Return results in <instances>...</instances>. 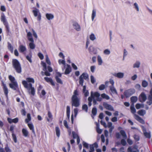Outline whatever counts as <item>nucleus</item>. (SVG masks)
I'll return each instance as SVG.
<instances>
[{
  "label": "nucleus",
  "instance_id": "nucleus-53",
  "mask_svg": "<svg viewBox=\"0 0 152 152\" xmlns=\"http://www.w3.org/2000/svg\"><path fill=\"white\" fill-rule=\"evenodd\" d=\"M83 147L86 148H88V145L87 143L85 142L84 141L83 142Z\"/></svg>",
  "mask_w": 152,
  "mask_h": 152
},
{
  "label": "nucleus",
  "instance_id": "nucleus-46",
  "mask_svg": "<svg viewBox=\"0 0 152 152\" xmlns=\"http://www.w3.org/2000/svg\"><path fill=\"white\" fill-rule=\"evenodd\" d=\"M46 61L47 64L48 65H50L51 64L50 61L47 55L46 56Z\"/></svg>",
  "mask_w": 152,
  "mask_h": 152
},
{
  "label": "nucleus",
  "instance_id": "nucleus-15",
  "mask_svg": "<svg viewBox=\"0 0 152 152\" xmlns=\"http://www.w3.org/2000/svg\"><path fill=\"white\" fill-rule=\"evenodd\" d=\"M103 106L107 110L110 111L114 110L113 107L111 105L107 104L106 102H104L103 103Z\"/></svg>",
  "mask_w": 152,
  "mask_h": 152
},
{
  "label": "nucleus",
  "instance_id": "nucleus-26",
  "mask_svg": "<svg viewBox=\"0 0 152 152\" xmlns=\"http://www.w3.org/2000/svg\"><path fill=\"white\" fill-rule=\"evenodd\" d=\"M56 134L57 136L59 137L60 134V131L59 127L57 126L55 127Z\"/></svg>",
  "mask_w": 152,
  "mask_h": 152
},
{
  "label": "nucleus",
  "instance_id": "nucleus-44",
  "mask_svg": "<svg viewBox=\"0 0 152 152\" xmlns=\"http://www.w3.org/2000/svg\"><path fill=\"white\" fill-rule=\"evenodd\" d=\"M9 80L11 81V83L14 82L15 81V79L14 77H13L11 75H10L9 76Z\"/></svg>",
  "mask_w": 152,
  "mask_h": 152
},
{
  "label": "nucleus",
  "instance_id": "nucleus-42",
  "mask_svg": "<svg viewBox=\"0 0 152 152\" xmlns=\"http://www.w3.org/2000/svg\"><path fill=\"white\" fill-rule=\"evenodd\" d=\"M142 86L143 87H146L148 85V83L145 80H143L142 82Z\"/></svg>",
  "mask_w": 152,
  "mask_h": 152
},
{
  "label": "nucleus",
  "instance_id": "nucleus-61",
  "mask_svg": "<svg viewBox=\"0 0 152 152\" xmlns=\"http://www.w3.org/2000/svg\"><path fill=\"white\" fill-rule=\"evenodd\" d=\"M32 32L33 33V36L36 38H37V36L36 34V33L35 32V31L33 29H32Z\"/></svg>",
  "mask_w": 152,
  "mask_h": 152
},
{
  "label": "nucleus",
  "instance_id": "nucleus-38",
  "mask_svg": "<svg viewBox=\"0 0 152 152\" xmlns=\"http://www.w3.org/2000/svg\"><path fill=\"white\" fill-rule=\"evenodd\" d=\"M41 65L43 66V70L44 71H46L47 68L46 64L45 62L42 61L41 62Z\"/></svg>",
  "mask_w": 152,
  "mask_h": 152
},
{
  "label": "nucleus",
  "instance_id": "nucleus-51",
  "mask_svg": "<svg viewBox=\"0 0 152 152\" xmlns=\"http://www.w3.org/2000/svg\"><path fill=\"white\" fill-rule=\"evenodd\" d=\"M91 83L93 84L95 82V80L94 77L93 75L91 76Z\"/></svg>",
  "mask_w": 152,
  "mask_h": 152
},
{
  "label": "nucleus",
  "instance_id": "nucleus-18",
  "mask_svg": "<svg viewBox=\"0 0 152 152\" xmlns=\"http://www.w3.org/2000/svg\"><path fill=\"white\" fill-rule=\"evenodd\" d=\"M73 26L74 27L75 29L77 31H79L80 29V25L77 22L74 23Z\"/></svg>",
  "mask_w": 152,
  "mask_h": 152
},
{
  "label": "nucleus",
  "instance_id": "nucleus-8",
  "mask_svg": "<svg viewBox=\"0 0 152 152\" xmlns=\"http://www.w3.org/2000/svg\"><path fill=\"white\" fill-rule=\"evenodd\" d=\"M83 79L86 80L88 79V75L87 73H83L79 77V83L82 86H83Z\"/></svg>",
  "mask_w": 152,
  "mask_h": 152
},
{
  "label": "nucleus",
  "instance_id": "nucleus-7",
  "mask_svg": "<svg viewBox=\"0 0 152 152\" xmlns=\"http://www.w3.org/2000/svg\"><path fill=\"white\" fill-rule=\"evenodd\" d=\"M27 36L28 40L31 42L29 43V46L31 49H34L35 47V45L34 44V40L32 38V34L30 32H28L27 34Z\"/></svg>",
  "mask_w": 152,
  "mask_h": 152
},
{
  "label": "nucleus",
  "instance_id": "nucleus-30",
  "mask_svg": "<svg viewBox=\"0 0 152 152\" xmlns=\"http://www.w3.org/2000/svg\"><path fill=\"white\" fill-rule=\"evenodd\" d=\"M7 44L8 49L11 53H13V46L9 42H8Z\"/></svg>",
  "mask_w": 152,
  "mask_h": 152
},
{
  "label": "nucleus",
  "instance_id": "nucleus-6",
  "mask_svg": "<svg viewBox=\"0 0 152 152\" xmlns=\"http://www.w3.org/2000/svg\"><path fill=\"white\" fill-rule=\"evenodd\" d=\"M1 20L3 22L4 25L5 26L6 31L7 32H10V29L8 23L6 18V16L4 13H2L1 15Z\"/></svg>",
  "mask_w": 152,
  "mask_h": 152
},
{
  "label": "nucleus",
  "instance_id": "nucleus-48",
  "mask_svg": "<svg viewBox=\"0 0 152 152\" xmlns=\"http://www.w3.org/2000/svg\"><path fill=\"white\" fill-rule=\"evenodd\" d=\"M96 130L97 132L99 134H101L102 132V130L99 129L98 124L97 125Z\"/></svg>",
  "mask_w": 152,
  "mask_h": 152
},
{
  "label": "nucleus",
  "instance_id": "nucleus-39",
  "mask_svg": "<svg viewBox=\"0 0 152 152\" xmlns=\"http://www.w3.org/2000/svg\"><path fill=\"white\" fill-rule=\"evenodd\" d=\"M97 61H98V64L99 65H102V59L101 58V57L100 56H98Z\"/></svg>",
  "mask_w": 152,
  "mask_h": 152
},
{
  "label": "nucleus",
  "instance_id": "nucleus-17",
  "mask_svg": "<svg viewBox=\"0 0 152 152\" xmlns=\"http://www.w3.org/2000/svg\"><path fill=\"white\" fill-rule=\"evenodd\" d=\"M18 50L20 53H24V52L26 50V48L25 46L21 45L19 47Z\"/></svg>",
  "mask_w": 152,
  "mask_h": 152
},
{
  "label": "nucleus",
  "instance_id": "nucleus-32",
  "mask_svg": "<svg viewBox=\"0 0 152 152\" xmlns=\"http://www.w3.org/2000/svg\"><path fill=\"white\" fill-rule=\"evenodd\" d=\"M32 55L31 53H30L28 55H27L26 56V59L31 63H32L31 60Z\"/></svg>",
  "mask_w": 152,
  "mask_h": 152
},
{
  "label": "nucleus",
  "instance_id": "nucleus-4",
  "mask_svg": "<svg viewBox=\"0 0 152 152\" xmlns=\"http://www.w3.org/2000/svg\"><path fill=\"white\" fill-rule=\"evenodd\" d=\"M130 110L132 113L134 114V118L140 123L142 124H145V121L144 120L138 115L135 114L136 112V110L134 108V104H132L130 106Z\"/></svg>",
  "mask_w": 152,
  "mask_h": 152
},
{
  "label": "nucleus",
  "instance_id": "nucleus-13",
  "mask_svg": "<svg viewBox=\"0 0 152 152\" xmlns=\"http://www.w3.org/2000/svg\"><path fill=\"white\" fill-rule=\"evenodd\" d=\"M9 86L14 90H17L19 89L18 85L16 81L10 83Z\"/></svg>",
  "mask_w": 152,
  "mask_h": 152
},
{
  "label": "nucleus",
  "instance_id": "nucleus-55",
  "mask_svg": "<svg viewBox=\"0 0 152 152\" xmlns=\"http://www.w3.org/2000/svg\"><path fill=\"white\" fill-rule=\"evenodd\" d=\"M64 126L67 129H69V127L68 126L67 121L66 120H64Z\"/></svg>",
  "mask_w": 152,
  "mask_h": 152
},
{
  "label": "nucleus",
  "instance_id": "nucleus-1",
  "mask_svg": "<svg viewBox=\"0 0 152 152\" xmlns=\"http://www.w3.org/2000/svg\"><path fill=\"white\" fill-rule=\"evenodd\" d=\"M26 81L23 80L22 81V84L24 87L27 89L29 94L33 96L35 94V89L34 88L32 87V84L31 83H34L35 82L34 78L31 77H27L26 79Z\"/></svg>",
  "mask_w": 152,
  "mask_h": 152
},
{
  "label": "nucleus",
  "instance_id": "nucleus-10",
  "mask_svg": "<svg viewBox=\"0 0 152 152\" xmlns=\"http://www.w3.org/2000/svg\"><path fill=\"white\" fill-rule=\"evenodd\" d=\"M36 10H32V12L34 14V16L35 17H37V20L38 21H40L41 19V13L39 12V10L36 8H35Z\"/></svg>",
  "mask_w": 152,
  "mask_h": 152
},
{
  "label": "nucleus",
  "instance_id": "nucleus-25",
  "mask_svg": "<svg viewBox=\"0 0 152 152\" xmlns=\"http://www.w3.org/2000/svg\"><path fill=\"white\" fill-rule=\"evenodd\" d=\"M110 90L111 92L113 94H117V92L114 86H109Z\"/></svg>",
  "mask_w": 152,
  "mask_h": 152
},
{
  "label": "nucleus",
  "instance_id": "nucleus-9",
  "mask_svg": "<svg viewBox=\"0 0 152 152\" xmlns=\"http://www.w3.org/2000/svg\"><path fill=\"white\" fill-rule=\"evenodd\" d=\"M135 92V90L134 88H130L125 91L124 92V95L126 97L131 96Z\"/></svg>",
  "mask_w": 152,
  "mask_h": 152
},
{
  "label": "nucleus",
  "instance_id": "nucleus-5",
  "mask_svg": "<svg viewBox=\"0 0 152 152\" xmlns=\"http://www.w3.org/2000/svg\"><path fill=\"white\" fill-rule=\"evenodd\" d=\"M13 67L15 69L16 72L20 73L22 72V69L20 64L19 61L16 59H13L12 61Z\"/></svg>",
  "mask_w": 152,
  "mask_h": 152
},
{
  "label": "nucleus",
  "instance_id": "nucleus-20",
  "mask_svg": "<svg viewBox=\"0 0 152 152\" xmlns=\"http://www.w3.org/2000/svg\"><path fill=\"white\" fill-rule=\"evenodd\" d=\"M71 71V68L70 65L69 64L67 65V67L66 68L64 74L65 75L69 74Z\"/></svg>",
  "mask_w": 152,
  "mask_h": 152
},
{
  "label": "nucleus",
  "instance_id": "nucleus-34",
  "mask_svg": "<svg viewBox=\"0 0 152 152\" xmlns=\"http://www.w3.org/2000/svg\"><path fill=\"white\" fill-rule=\"evenodd\" d=\"M55 79L56 80V82L60 84H63V82L58 77V76H56L55 77Z\"/></svg>",
  "mask_w": 152,
  "mask_h": 152
},
{
  "label": "nucleus",
  "instance_id": "nucleus-59",
  "mask_svg": "<svg viewBox=\"0 0 152 152\" xmlns=\"http://www.w3.org/2000/svg\"><path fill=\"white\" fill-rule=\"evenodd\" d=\"M12 122L16 123L18 121V118H15L12 120Z\"/></svg>",
  "mask_w": 152,
  "mask_h": 152
},
{
  "label": "nucleus",
  "instance_id": "nucleus-47",
  "mask_svg": "<svg viewBox=\"0 0 152 152\" xmlns=\"http://www.w3.org/2000/svg\"><path fill=\"white\" fill-rule=\"evenodd\" d=\"M90 39L92 41L96 39V37L93 34H92L90 35Z\"/></svg>",
  "mask_w": 152,
  "mask_h": 152
},
{
  "label": "nucleus",
  "instance_id": "nucleus-43",
  "mask_svg": "<svg viewBox=\"0 0 152 152\" xmlns=\"http://www.w3.org/2000/svg\"><path fill=\"white\" fill-rule=\"evenodd\" d=\"M96 11L95 10H93L92 11L91 18L92 20H93L95 17L96 16Z\"/></svg>",
  "mask_w": 152,
  "mask_h": 152
},
{
  "label": "nucleus",
  "instance_id": "nucleus-50",
  "mask_svg": "<svg viewBox=\"0 0 152 152\" xmlns=\"http://www.w3.org/2000/svg\"><path fill=\"white\" fill-rule=\"evenodd\" d=\"M105 86L104 84H102L99 87V89L100 90H103L104 89Z\"/></svg>",
  "mask_w": 152,
  "mask_h": 152
},
{
  "label": "nucleus",
  "instance_id": "nucleus-3",
  "mask_svg": "<svg viewBox=\"0 0 152 152\" xmlns=\"http://www.w3.org/2000/svg\"><path fill=\"white\" fill-rule=\"evenodd\" d=\"M100 94L98 92H95L93 93L92 92L91 93V96L88 97V106L89 107L91 106L92 105V99L96 97V100L100 102L102 100L101 97H100Z\"/></svg>",
  "mask_w": 152,
  "mask_h": 152
},
{
  "label": "nucleus",
  "instance_id": "nucleus-21",
  "mask_svg": "<svg viewBox=\"0 0 152 152\" xmlns=\"http://www.w3.org/2000/svg\"><path fill=\"white\" fill-rule=\"evenodd\" d=\"M113 75L115 77H117L118 78H122L124 76V74L122 72H118L117 73H115L113 74Z\"/></svg>",
  "mask_w": 152,
  "mask_h": 152
},
{
  "label": "nucleus",
  "instance_id": "nucleus-41",
  "mask_svg": "<svg viewBox=\"0 0 152 152\" xmlns=\"http://www.w3.org/2000/svg\"><path fill=\"white\" fill-rule=\"evenodd\" d=\"M140 63L138 61H137L135 64H134V68H139L140 67Z\"/></svg>",
  "mask_w": 152,
  "mask_h": 152
},
{
  "label": "nucleus",
  "instance_id": "nucleus-56",
  "mask_svg": "<svg viewBox=\"0 0 152 152\" xmlns=\"http://www.w3.org/2000/svg\"><path fill=\"white\" fill-rule=\"evenodd\" d=\"M58 63L59 64H62L64 65H65V61L64 60H61L59 59L58 61Z\"/></svg>",
  "mask_w": 152,
  "mask_h": 152
},
{
  "label": "nucleus",
  "instance_id": "nucleus-14",
  "mask_svg": "<svg viewBox=\"0 0 152 152\" xmlns=\"http://www.w3.org/2000/svg\"><path fill=\"white\" fill-rule=\"evenodd\" d=\"M2 86H3V89L4 92L6 97L7 98H8V89L6 86V85L3 82H2Z\"/></svg>",
  "mask_w": 152,
  "mask_h": 152
},
{
  "label": "nucleus",
  "instance_id": "nucleus-22",
  "mask_svg": "<svg viewBox=\"0 0 152 152\" xmlns=\"http://www.w3.org/2000/svg\"><path fill=\"white\" fill-rule=\"evenodd\" d=\"M143 132L145 136L147 138H150L151 137L150 132H146V130L145 129H143Z\"/></svg>",
  "mask_w": 152,
  "mask_h": 152
},
{
  "label": "nucleus",
  "instance_id": "nucleus-31",
  "mask_svg": "<svg viewBox=\"0 0 152 152\" xmlns=\"http://www.w3.org/2000/svg\"><path fill=\"white\" fill-rule=\"evenodd\" d=\"M145 111L143 110H139L137 112L138 114L140 115L143 116L145 114Z\"/></svg>",
  "mask_w": 152,
  "mask_h": 152
},
{
  "label": "nucleus",
  "instance_id": "nucleus-35",
  "mask_svg": "<svg viewBox=\"0 0 152 152\" xmlns=\"http://www.w3.org/2000/svg\"><path fill=\"white\" fill-rule=\"evenodd\" d=\"M109 83L111 84V86H114V82L113 80L110 79L109 81H106L105 83V85L107 86Z\"/></svg>",
  "mask_w": 152,
  "mask_h": 152
},
{
  "label": "nucleus",
  "instance_id": "nucleus-54",
  "mask_svg": "<svg viewBox=\"0 0 152 152\" xmlns=\"http://www.w3.org/2000/svg\"><path fill=\"white\" fill-rule=\"evenodd\" d=\"M72 134L73 138L74 139H75L76 138H77L78 137H79L77 134L75 132H72Z\"/></svg>",
  "mask_w": 152,
  "mask_h": 152
},
{
  "label": "nucleus",
  "instance_id": "nucleus-12",
  "mask_svg": "<svg viewBox=\"0 0 152 152\" xmlns=\"http://www.w3.org/2000/svg\"><path fill=\"white\" fill-rule=\"evenodd\" d=\"M147 99V97L145 94L142 92L141 93L139 97V101L141 102H145Z\"/></svg>",
  "mask_w": 152,
  "mask_h": 152
},
{
  "label": "nucleus",
  "instance_id": "nucleus-2",
  "mask_svg": "<svg viewBox=\"0 0 152 152\" xmlns=\"http://www.w3.org/2000/svg\"><path fill=\"white\" fill-rule=\"evenodd\" d=\"M78 92L77 90H75L74 91L73 94L71 98V103L72 106L77 107L80 105V99L78 97Z\"/></svg>",
  "mask_w": 152,
  "mask_h": 152
},
{
  "label": "nucleus",
  "instance_id": "nucleus-16",
  "mask_svg": "<svg viewBox=\"0 0 152 152\" xmlns=\"http://www.w3.org/2000/svg\"><path fill=\"white\" fill-rule=\"evenodd\" d=\"M44 79L45 81L48 83H50L51 85L53 86H55V84L52 78L48 77H45Z\"/></svg>",
  "mask_w": 152,
  "mask_h": 152
},
{
  "label": "nucleus",
  "instance_id": "nucleus-64",
  "mask_svg": "<svg viewBox=\"0 0 152 152\" xmlns=\"http://www.w3.org/2000/svg\"><path fill=\"white\" fill-rule=\"evenodd\" d=\"M141 105L139 103H137L135 105V107L137 109H139L141 107Z\"/></svg>",
  "mask_w": 152,
  "mask_h": 152
},
{
  "label": "nucleus",
  "instance_id": "nucleus-29",
  "mask_svg": "<svg viewBox=\"0 0 152 152\" xmlns=\"http://www.w3.org/2000/svg\"><path fill=\"white\" fill-rule=\"evenodd\" d=\"M22 132L24 136L27 137L28 136V132L25 129L23 128L22 129Z\"/></svg>",
  "mask_w": 152,
  "mask_h": 152
},
{
  "label": "nucleus",
  "instance_id": "nucleus-11",
  "mask_svg": "<svg viewBox=\"0 0 152 152\" xmlns=\"http://www.w3.org/2000/svg\"><path fill=\"white\" fill-rule=\"evenodd\" d=\"M15 126L11 125L10 127V131L12 133V137L15 143H16L17 142V139L16 135L14 133V129Z\"/></svg>",
  "mask_w": 152,
  "mask_h": 152
},
{
  "label": "nucleus",
  "instance_id": "nucleus-36",
  "mask_svg": "<svg viewBox=\"0 0 152 152\" xmlns=\"http://www.w3.org/2000/svg\"><path fill=\"white\" fill-rule=\"evenodd\" d=\"M101 96L102 97L103 99H105L107 100H108L110 99L109 96L104 93L102 94Z\"/></svg>",
  "mask_w": 152,
  "mask_h": 152
},
{
  "label": "nucleus",
  "instance_id": "nucleus-49",
  "mask_svg": "<svg viewBox=\"0 0 152 152\" xmlns=\"http://www.w3.org/2000/svg\"><path fill=\"white\" fill-rule=\"evenodd\" d=\"M121 144L123 146H125L126 144V142L124 139H122L121 141Z\"/></svg>",
  "mask_w": 152,
  "mask_h": 152
},
{
  "label": "nucleus",
  "instance_id": "nucleus-27",
  "mask_svg": "<svg viewBox=\"0 0 152 152\" xmlns=\"http://www.w3.org/2000/svg\"><path fill=\"white\" fill-rule=\"evenodd\" d=\"M131 102L132 103V104H134V103L136 102L137 100V98L136 96H132L130 98Z\"/></svg>",
  "mask_w": 152,
  "mask_h": 152
},
{
  "label": "nucleus",
  "instance_id": "nucleus-19",
  "mask_svg": "<svg viewBox=\"0 0 152 152\" xmlns=\"http://www.w3.org/2000/svg\"><path fill=\"white\" fill-rule=\"evenodd\" d=\"M48 118H47V121L48 122L52 121L53 119V115L49 110L48 111Z\"/></svg>",
  "mask_w": 152,
  "mask_h": 152
},
{
  "label": "nucleus",
  "instance_id": "nucleus-60",
  "mask_svg": "<svg viewBox=\"0 0 152 152\" xmlns=\"http://www.w3.org/2000/svg\"><path fill=\"white\" fill-rule=\"evenodd\" d=\"M150 94L149 95L148 97V99L152 100V88L150 91Z\"/></svg>",
  "mask_w": 152,
  "mask_h": 152
},
{
  "label": "nucleus",
  "instance_id": "nucleus-52",
  "mask_svg": "<svg viewBox=\"0 0 152 152\" xmlns=\"http://www.w3.org/2000/svg\"><path fill=\"white\" fill-rule=\"evenodd\" d=\"M38 55L41 60H42L44 58V56L41 53H38Z\"/></svg>",
  "mask_w": 152,
  "mask_h": 152
},
{
  "label": "nucleus",
  "instance_id": "nucleus-45",
  "mask_svg": "<svg viewBox=\"0 0 152 152\" xmlns=\"http://www.w3.org/2000/svg\"><path fill=\"white\" fill-rule=\"evenodd\" d=\"M82 109L83 110H85L86 112H87L88 109L87 105L86 104L83 105L82 107Z\"/></svg>",
  "mask_w": 152,
  "mask_h": 152
},
{
  "label": "nucleus",
  "instance_id": "nucleus-23",
  "mask_svg": "<svg viewBox=\"0 0 152 152\" xmlns=\"http://www.w3.org/2000/svg\"><path fill=\"white\" fill-rule=\"evenodd\" d=\"M28 126L30 130H31L32 132L34 134H35V132L34 129V127L32 123H29L28 124Z\"/></svg>",
  "mask_w": 152,
  "mask_h": 152
},
{
  "label": "nucleus",
  "instance_id": "nucleus-57",
  "mask_svg": "<svg viewBox=\"0 0 152 152\" xmlns=\"http://www.w3.org/2000/svg\"><path fill=\"white\" fill-rule=\"evenodd\" d=\"M96 67L95 66H91L90 69L92 73L94 72L95 69Z\"/></svg>",
  "mask_w": 152,
  "mask_h": 152
},
{
  "label": "nucleus",
  "instance_id": "nucleus-63",
  "mask_svg": "<svg viewBox=\"0 0 152 152\" xmlns=\"http://www.w3.org/2000/svg\"><path fill=\"white\" fill-rule=\"evenodd\" d=\"M134 8L136 9L137 11H139V8L138 4L137 3H134Z\"/></svg>",
  "mask_w": 152,
  "mask_h": 152
},
{
  "label": "nucleus",
  "instance_id": "nucleus-40",
  "mask_svg": "<svg viewBox=\"0 0 152 152\" xmlns=\"http://www.w3.org/2000/svg\"><path fill=\"white\" fill-rule=\"evenodd\" d=\"M120 133L123 137L126 138L127 136L125 132L123 130H121L120 131Z\"/></svg>",
  "mask_w": 152,
  "mask_h": 152
},
{
  "label": "nucleus",
  "instance_id": "nucleus-37",
  "mask_svg": "<svg viewBox=\"0 0 152 152\" xmlns=\"http://www.w3.org/2000/svg\"><path fill=\"white\" fill-rule=\"evenodd\" d=\"M97 110L96 107H93L91 113L94 115H95L97 113Z\"/></svg>",
  "mask_w": 152,
  "mask_h": 152
},
{
  "label": "nucleus",
  "instance_id": "nucleus-24",
  "mask_svg": "<svg viewBox=\"0 0 152 152\" xmlns=\"http://www.w3.org/2000/svg\"><path fill=\"white\" fill-rule=\"evenodd\" d=\"M45 15L47 19L49 20H52L54 18L53 15L51 14L46 13Z\"/></svg>",
  "mask_w": 152,
  "mask_h": 152
},
{
  "label": "nucleus",
  "instance_id": "nucleus-28",
  "mask_svg": "<svg viewBox=\"0 0 152 152\" xmlns=\"http://www.w3.org/2000/svg\"><path fill=\"white\" fill-rule=\"evenodd\" d=\"M83 92L85 96L87 97L88 96L89 93L88 90H86V86H85L83 87Z\"/></svg>",
  "mask_w": 152,
  "mask_h": 152
},
{
  "label": "nucleus",
  "instance_id": "nucleus-33",
  "mask_svg": "<svg viewBox=\"0 0 152 152\" xmlns=\"http://www.w3.org/2000/svg\"><path fill=\"white\" fill-rule=\"evenodd\" d=\"M31 120V117L30 113H28L27 114V118L25 119V122L26 123H28Z\"/></svg>",
  "mask_w": 152,
  "mask_h": 152
},
{
  "label": "nucleus",
  "instance_id": "nucleus-58",
  "mask_svg": "<svg viewBox=\"0 0 152 152\" xmlns=\"http://www.w3.org/2000/svg\"><path fill=\"white\" fill-rule=\"evenodd\" d=\"M104 53L105 54L109 55L110 53V51L108 49H106L104 51Z\"/></svg>",
  "mask_w": 152,
  "mask_h": 152
},
{
  "label": "nucleus",
  "instance_id": "nucleus-62",
  "mask_svg": "<svg viewBox=\"0 0 152 152\" xmlns=\"http://www.w3.org/2000/svg\"><path fill=\"white\" fill-rule=\"evenodd\" d=\"M0 10L3 12H5L6 11V9L4 6L2 5L1 6Z\"/></svg>",
  "mask_w": 152,
  "mask_h": 152
}]
</instances>
